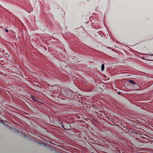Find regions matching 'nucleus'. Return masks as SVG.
Returning <instances> with one entry per match:
<instances>
[{"label":"nucleus","mask_w":153,"mask_h":153,"mask_svg":"<svg viewBox=\"0 0 153 153\" xmlns=\"http://www.w3.org/2000/svg\"><path fill=\"white\" fill-rule=\"evenodd\" d=\"M151 55L153 56V54H152Z\"/></svg>","instance_id":"6e6552de"},{"label":"nucleus","mask_w":153,"mask_h":153,"mask_svg":"<svg viewBox=\"0 0 153 153\" xmlns=\"http://www.w3.org/2000/svg\"><path fill=\"white\" fill-rule=\"evenodd\" d=\"M128 85L129 87L132 89H138L139 87V85L135 82L131 80H129Z\"/></svg>","instance_id":"f257e3e1"},{"label":"nucleus","mask_w":153,"mask_h":153,"mask_svg":"<svg viewBox=\"0 0 153 153\" xmlns=\"http://www.w3.org/2000/svg\"><path fill=\"white\" fill-rule=\"evenodd\" d=\"M59 125L65 130L69 129V128L71 127V126L69 124L66 123L63 125L62 122L61 121L59 122Z\"/></svg>","instance_id":"f03ea898"},{"label":"nucleus","mask_w":153,"mask_h":153,"mask_svg":"<svg viewBox=\"0 0 153 153\" xmlns=\"http://www.w3.org/2000/svg\"><path fill=\"white\" fill-rule=\"evenodd\" d=\"M66 94L67 96L70 97L73 94V93L72 91L68 90L66 92Z\"/></svg>","instance_id":"7ed1b4c3"},{"label":"nucleus","mask_w":153,"mask_h":153,"mask_svg":"<svg viewBox=\"0 0 153 153\" xmlns=\"http://www.w3.org/2000/svg\"><path fill=\"white\" fill-rule=\"evenodd\" d=\"M42 46V47H43L44 48L45 50L46 51L47 50V48H46V47H45V46Z\"/></svg>","instance_id":"423d86ee"},{"label":"nucleus","mask_w":153,"mask_h":153,"mask_svg":"<svg viewBox=\"0 0 153 153\" xmlns=\"http://www.w3.org/2000/svg\"><path fill=\"white\" fill-rule=\"evenodd\" d=\"M5 31L7 32H8V30L7 29H5Z\"/></svg>","instance_id":"0eeeda50"},{"label":"nucleus","mask_w":153,"mask_h":153,"mask_svg":"<svg viewBox=\"0 0 153 153\" xmlns=\"http://www.w3.org/2000/svg\"><path fill=\"white\" fill-rule=\"evenodd\" d=\"M31 98L32 99V100L36 102H38V101H39V100L36 97H35L34 96H31Z\"/></svg>","instance_id":"20e7f679"},{"label":"nucleus","mask_w":153,"mask_h":153,"mask_svg":"<svg viewBox=\"0 0 153 153\" xmlns=\"http://www.w3.org/2000/svg\"><path fill=\"white\" fill-rule=\"evenodd\" d=\"M101 68L102 71H103L104 70V64H102V65Z\"/></svg>","instance_id":"39448f33"}]
</instances>
